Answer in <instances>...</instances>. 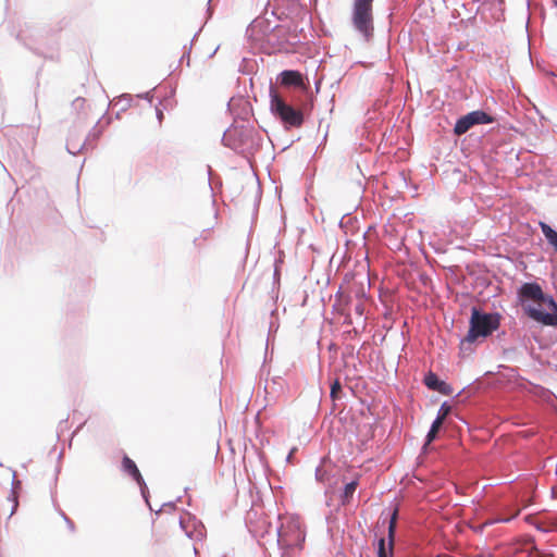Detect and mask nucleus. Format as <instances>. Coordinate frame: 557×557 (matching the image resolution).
Here are the masks:
<instances>
[{"mask_svg":"<svg viewBox=\"0 0 557 557\" xmlns=\"http://www.w3.org/2000/svg\"><path fill=\"white\" fill-rule=\"evenodd\" d=\"M470 327L466 337L461 341L465 343L472 344L478 338H486L495 330L499 327L500 314L497 312L486 313L481 311L478 307H472L470 317Z\"/></svg>","mask_w":557,"mask_h":557,"instance_id":"1","label":"nucleus"},{"mask_svg":"<svg viewBox=\"0 0 557 557\" xmlns=\"http://www.w3.org/2000/svg\"><path fill=\"white\" fill-rule=\"evenodd\" d=\"M270 110L286 128L299 127L304 123L302 112L288 104L273 88H270Z\"/></svg>","mask_w":557,"mask_h":557,"instance_id":"2","label":"nucleus"},{"mask_svg":"<svg viewBox=\"0 0 557 557\" xmlns=\"http://www.w3.org/2000/svg\"><path fill=\"white\" fill-rule=\"evenodd\" d=\"M372 3L373 0H354L352 2V26L366 40L372 37L374 30Z\"/></svg>","mask_w":557,"mask_h":557,"instance_id":"3","label":"nucleus"},{"mask_svg":"<svg viewBox=\"0 0 557 557\" xmlns=\"http://www.w3.org/2000/svg\"><path fill=\"white\" fill-rule=\"evenodd\" d=\"M250 135L251 128L245 125H232L223 133L222 143L234 151H243Z\"/></svg>","mask_w":557,"mask_h":557,"instance_id":"4","label":"nucleus"},{"mask_svg":"<svg viewBox=\"0 0 557 557\" xmlns=\"http://www.w3.org/2000/svg\"><path fill=\"white\" fill-rule=\"evenodd\" d=\"M494 119L482 110L472 111L461 117H459L455 124L454 133L456 135H462L467 133L472 126L479 124H490Z\"/></svg>","mask_w":557,"mask_h":557,"instance_id":"5","label":"nucleus"},{"mask_svg":"<svg viewBox=\"0 0 557 557\" xmlns=\"http://www.w3.org/2000/svg\"><path fill=\"white\" fill-rule=\"evenodd\" d=\"M523 309L524 313L533 321L539 322L545 326H557V304L556 307L550 310V312H545L533 306H528Z\"/></svg>","mask_w":557,"mask_h":557,"instance_id":"6","label":"nucleus"},{"mask_svg":"<svg viewBox=\"0 0 557 557\" xmlns=\"http://www.w3.org/2000/svg\"><path fill=\"white\" fill-rule=\"evenodd\" d=\"M397 511H394L388 523V541L381 537L377 541V557H393L394 556V536L396 530Z\"/></svg>","mask_w":557,"mask_h":557,"instance_id":"7","label":"nucleus"},{"mask_svg":"<svg viewBox=\"0 0 557 557\" xmlns=\"http://www.w3.org/2000/svg\"><path fill=\"white\" fill-rule=\"evenodd\" d=\"M542 286L536 282H525L517 289V297L521 304L524 301H539L542 298Z\"/></svg>","mask_w":557,"mask_h":557,"instance_id":"8","label":"nucleus"},{"mask_svg":"<svg viewBox=\"0 0 557 557\" xmlns=\"http://www.w3.org/2000/svg\"><path fill=\"white\" fill-rule=\"evenodd\" d=\"M122 469L125 473L131 475L134 481L139 485L143 497L147 500V485L141 476L136 463L127 456L123 457Z\"/></svg>","mask_w":557,"mask_h":557,"instance_id":"9","label":"nucleus"},{"mask_svg":"<svg viewBox=\"0 0 557 557\" xmlns=\"http://www.w3.org/2000/svg\"><path fill=\"white\" fill-rule=\"evenodd\" d=\"M423 382L429 389L438 392L442 395L449 396L454 393L451 385L445 381L440 380L438 376L432 371H429L425 374Z\"/></svg>","mask_w":557,"mask_h":557,"instance_id":"10","label":"nucleus"},{"mask_svg":"<svg viewBox=\"0 0 557 557\" xmlns=\"http://www.w3.org/2000/svg\"><path fill=\"white\" fill-rule=\"evenodd\" d=\"M276 83L283 86L305 87L302 75L298 71H282L276 78Z\"/></svg>","mask_w":557,"mask_h":557,"instance_id":"11","label":"nucleus"},{"mask_svg":"<svg viewBox=\"0 0 557 557\" xmlns=\"http://www.w3.org/2000/svg\"><path fill=\"white\" fill-rule=\"evenodd\" d=\"M188 522L193 523V530L188 529L185 520H180V527L185 531L186 536L194 541H201L206 535L205 525L196 518H193Z\"/></svg>","mask_w":557,"mask_h":557,"instance_id":"12","label":"nucleus"},{"mask_svg":"<svg viewBox=\"0 0 557 557\" xmlns=\"http://www.w3.org/2000/svg\"><path fill=\"white\" fill-rule=\"evenodd\" d=\"M539 225H540V228H541L544 237L546 238L547 243L550 246H553L554 250L557 253V232L550 225H548L545 222L541 221L539 223Z\"/></svg>","mask_w":557,"mask_h":557,"instance_id":"13","label":"nucleus"},{"mask_svg":"<svg viewBox=\"0 0 557 557\" xmlns=\"http://www.w3.org/2000/svg\"><path fill=\"white\" fill-rule=\"evenodd\" d=\"M300 534H297L295 540L289 539V535L282 524L281 528L277 529V543L280 546L292 547L295 545V542L299 539Z\"/></svg>","mask_w":557,"mask_h":557,"instance_id":"14","label":"nucleus"},{"mask_svg":"<svg viewBox=\"0 0 557 557\" xmlns=\"http://www.w3.org/2000/svg\"><path fill=\"white\" fill-rule=\"evenodd\" d=\"M357 485H358L357 481H351V482L345 484L343 492L341 494V504L342 505L345 506L350 502L354 493L356 492Z\"/></svg>","mask_w":557,"mask_h":557,"instance_id":"15","label":"nucleus"},{"mask_svg":"<svg viewBox=\"0 0 557 557\" xmlns=\"http://www.w3.org/2000/svg\"><path fill=\"white\" fill-rule=\"evenodd\" d=\"M85 147H87L85 140L83 143L74 140L73 137H70L66 143V149L69 153L71 154H77L81 152Z\"/></svg>","mask_w":557,"mask_h":557,"instance_id":"16","label":"nucleus"},{"mask_svg":"<svg viewBox=\"0 0 557 557\" xmlns=\"http://www.w3.org/2000/svg\"><path fill=\"white\" fill-rule=\"evenodd\" d=\"M442 424H443V422H441L436 419L432 422L431 428L426 434V444H430L431 442H433L435 440L436 434Z\"/></svg>","mask_w":557,"mask_h":557,"instance_id":"17","label":"nucleus"},{"mask_svg":"<svg viewBox=\"0 0 557 557\" xmlns=\"http://www.w3.org/2000/svg\"><path fill=\"white\" fill-rule=\"evenodd\" d=\"M101 129L98 127V124L94 126V128L89 132L88 136L85 138V143L87 146L94 147L96 140L100 137Z\"/></svg>","mask_w":557,"mask_h":557,"instance_id":"18","label":"nucleus"},{"mask_svg":"<svg viewBox=\"0 0 557 557\" xmlns=\"http://www.w3.org/2000/svg\"><path fill=\"white\" fill-rule=\"evenodd\" d=\"M450 411H451V407L448 405L447 401H444L441 405L435 419L443 422L447 418V416L450 413Z\"/></svg>","mask_w":557,"mask_h":557,"instance_id":"19","label":"nucleus"},{"mask_svg":"<svg viewBox=\"0 0 557 557\" xmlns=\"http://www.w3.org/2000/svg\"><path fill=\"white\" fill-rule=\"evenodd\" d=\"M539 302L545 304L550 310L555 308L557 305L555 298L552 295L544 293L543 290L542 298L539 299Z\"/></svg>","mask_w":557,"mask_h":557,"instance_id":"20","label":"nucleus"},{"mask_svg":"<svg viewBox=\"0 0 557 557\" xmlns=\"http://www.w3.org/2000/svg\"><path fill=\"white\" fill-rule=\"evenodd\" d=\"M539 302L545 304L550 310L555 308L557 305L555 298L552 295L544 293L543 290L542 298L539 299Z\"/></svg>","mask_w":557,"mask_h":557,"instance_id":"21","label":"nucleus"},{"mask_svg":"<svg viewBox=\"0 0 557 557\" xmlns=\"http://www.w3.org/2000/svg\"><path fill=\"white\" fill-rule=\"evenodd\" d=\"M18 485H20V482H18V481H15V472H14V473H13V482H12V486H13V488H12V492H11V494H10V496H9V499H11V500L14 503L13 508H12V511H11V516L14 513V510L16 509V507H17V505H18V503H17V496H16V494H15V492H14V488H15L16 486H18Z\"/></svg>","mask_w":557,"mask_h":557,"instance_id":"22","label":"nucleus"},{"mask_svg":"<svg viewBox=\"0 0 557 557\" xmlns=\"http://www.w3.org/2000/svg\"><path fill=\"white\" fill-rule=\"evenodd\" d=\"M132 98L129 95H122L115 102V106L121 104V111L126 110L131 106Z\"/></svg>","mask_w":557,"mask_h":557,"instance_id":"23","label":"nucleus"},{"mask_svg":"<svg viewBox=\"0 0 557 557\" xmlns=\"http://www.w3.org/2000/svg\"><path fill=\"white\" fill-rule=\"evenodd\" d=\"M341 389H342V385H341L338 379H336L331 384V397H332V399L338 398V393L341 392Z\"/></svg>","mask_w":557,"mask_h":557,"instance_id":"24","label":"nucleus"},{"mask_svg":"<svg viewBox=\"0 0 557 557\" xmlns=\"http://www.w3.org/2000/svg\"><path fill=\"white\" fill-rule=\"evenodd\" d=\"M85 103H86L85 98L77 97L73 100L72 107L74 110L79 111L84 108Z\"/></svg>","mask_w":557,"mask_h":557,"instance_id":"25","label":"nucleus"},{"mask_svg":"<svg viewBox=\"0 0 557 557\" xmlns=\"http://www.w3.org/2000/svg\"><path fill=\"white\" fill-rule=\"evenodd\" d=\"M60 515L63 518V520L65 521V523H66L67 528L70 529V531L74 532L75 531L74 522L62 510L60 511Z\"/></svg>","mask_w":557,"mask_h":557,"instance_id":"26","label":"nucleus"},{"mask_svg":"<svg viewBox=\"0 0 557 557\" xmlns=\"http://www.w3.org/2000/svg\"><path fill=\"white\" fill-rule=\"evenodd\" d=\"M325 472L321 468L315 469V479L320 482L324 480Z\"/></svg>","mask_w":557,"mask_h":557,"instance_id":"27","label":"nucleus"},{"mask_svg":"<svg viewBox=\"0 0 557 557\" xmlns=\"http://www.w3.org/2000/svg\"><path fill=\"white\" fill-rule=\"evenodd\" d=\"M295 450H296V448H293V449L289 451V454L287 455V457H286V461H287V462H290V460H292V458H293V454H294V451H295Z\"/></svg>","mask_w":557,"mask_h":557,"instance_id":"28","label":"nucleus"},{"mask_svg":"<svg viewBox=\"0 0 557 557\" xmlns=\"http://www.w3.org/2000/svg\"><path fill=\"white\" fill-rule=\"evenodd\" d=\"M157 117H158L159 122H161V121H162V119H163V113H162V111H161V110H157Z\"/></svg>","mask_w":557,"mask_h":557,"instance_id":"29","label":"nucleus"},{"mask_svg":"<svg viewBox=\"0 0 557 557\" xmlns=\"http://www.w3.org/2000/svg\"><path fill=\"white\" fill-rule=\"evenodd\" d=\"M552 2H553V5H554L555 8H557V0H552Z\"/></svg>","mask_w":557,"mask_h":557,"instance_id":"30","label":"nucleus"},{"mask_svg":"<svg viewBox=\"0 0 557 557\" xmlns=\"http://www.w3.org/2000/svg\"><path fill=\"white\" fill-rule=\"evenodd\" d=\"M356 310L359 311V313H362V310H360L359 306L356 308Z\"/></svg>","mask_w":557,"mask_h":557,"instance_id":"31","label":"nucleus"},{"mask_svg":"<svg viewBox=\"0 0 557 557\" xmlns=\"http://www.w3.org/2000/svg\"><path fill=\"white\" fill-rule=\"evenodd\" d=\"M356 310L359 311V313H362V310H360L359 306L356 308Z\"/></svg>","mask_w":557,"mask_h":557,"instance_id":"32","label":"nucleus"},{"mask_svg":"<svg viewBox=\"0 0 557 557\" xmlns=\"http://www.w3.org/2000/svg\"><path fill=\"white\" fill-rule=\"evenodd\" d=\"M500 521L502 522H508V521H510V519H502Z\"/></svg>","mask_w":557,"mask_h":557,"instance_id":"33","label":"nucleus"},{"mask_svg":"<svg viewBox=\"0 0 557 557\" xmlns=\"http://www.w3.org/2000/svg\"><path fill=\"white\" fill-rule=\"evenodd\" d=\"M194 553L197 555L198 554V550L196 547H194Z\"/></svg>","mask_w":557,"mask_h":557,"instance_id":"34","label":"nucleus"}]
</instances>
